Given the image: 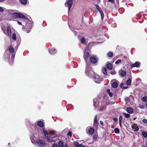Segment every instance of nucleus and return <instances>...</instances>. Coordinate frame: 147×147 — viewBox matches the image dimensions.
<instances>
[{
    "label": "nucleus",
    "mask_w": 147,
    "mask_h": 147,
    "mask_svg": "<svg viewBox=\"0 0 147 147\" xmlns=\"http://www.w3.org/2000/svg\"><path fill=\"white\" fill-rule=\"evenodd\" d=\"M85 74L90 78H93L96 83H100L103 81V79L99 77V75L92 70V67L89 65H87L86 67Z\"/></svg>",
    "instance_id": "1"
},
{
    "label": "nucleus",
    "mask_w": 147,
    "mask_h": 147,
    "mask_svg": "<svg viewBox=\"0 0 147 147\" xmlns=\"http://www.w3.org/2000/svg\"><path fill=\"white\" fill-rule=\"evenodd\" d=\"M11 16L14 18H22L25 20L27 19V18L25 16L18 13H11Z\"/></svg>",
    "instance_id": "2"
},
{
    "label": "nucleus",
    "mask_w": 147,
    "mask_h": 147,
    "mask_svg": "<svg viewBox=\"0 0 147 147\" xmlns=\"http://www.w3.org/2000/svg\"><path fill=\"white\" fill-rule=\"evenodd\" d=\"M2 29L3 31L4 32V33L6 34L7 36L10 37L11 35V29L10 28V27L9 26H8L7 27V32H5V30L3 29L2 28Z\"/></svg>",
    "instance_id": "3"
},
{
    "label": "nucleus",
    "mask_w": 147,
    "mask_h": 147,
    "mask_svg": "<svg viewBox=\"0 0 147 147\" xmlns=\"http://www.w3.org/2000/svg\"><path fill=\"white\" fill-rule=\"evenodd\" d=\"M37 143L40 147H45L46 146V143L42 140H38L36 141Z\"/></svg>",
    "instance_id": "4"
},
{
    "label": "nucleus",
    "mask_w": 147,
    "mask_h": 147,
    "mask_svg": "<svg viewBox=\"0 0 147 147\" xmlns=\"http://www.w3.org/2000/svg\"><path fill=\"white\" fill-rule=\"evenodd\" d=\"M73 0H68L65 3V5L66 4L68 6V11L69 12L70 11V9L73 4Z\"/></svg>",
    "instance_id": "5"
},
{
    "label": "nucleus",
    "mask_w": 147,
    "mask_h": 147,
    "mask_svg": "<svg viewBox=\"0 0 147 147\" xmlns=\"http://www.w3.org/2000/svg\"><path fill=\"white\" fill-rule=\"evenodd\" d=\"M95 6L96 7L97 10L100 13L101 16V19L102 20L104 17V13L99 7L98 5L97 4H95Z\"/></svg>",
    "instance_id": "6"
},
{
    "label": "nucleus",
    "mask_w": 147,
    "mask_h": 147,
    "mask_svg": "<svg viewBox=\"0 0 147 147\" xmlns=\"http://www.w3.org/2000/svg\"><path fill=\"white\" fill-rule=\"evenodd\" d=\"M98 59L95 57H91L90 58L91 63L93 64H95L97 63Z\"/></svg>",
    "instance_id": "7"
},
{
    "label": "nucleus",
    "mask_w": 147,
    "mask_h": 147,
    "mask_svg": "<svg viewBox=\"0 0 147 147\" xmlns=\"http://www.w3.org/2000/svg\"><path fill=\"white\" fill-rule=\"evenodd\" d=\"M119 73L121 77H124L125 76L126 74V71L124 70L120 69L119 71Z\"/></svg>",
    "instance_id": "8"
},
{
    "label": "nucleus",
    "mask_w": 147,
    "mask_h": 147,
    "mask_svg": "<svg viewBox=\"0 0 147 147\" xmlns=\"http://www.w3.org/2000/svg\"><path fill=\"white\" fill-rule=\"evenodd\" d=\"M90 54L88 52H85L83 55V57L86 63H87L88 58L89 57Z\"/></svg>",
    "instance_id": "9"
},
{
    "label": "nucleus",
    "mask_w": 147,
    "mask_h": 147,
    "mask_svg": "<svg viewBox=\"0 0 147 147\" xmlns=\"http://www.w3.org/2000/svg\"><path fill=\"white\" fill-rule=\"evenodd\" d=\"M140 63L138 61H136L134 63L132 64L131 65V67H138L140 66Z\"/></svg>",
    "instance_id": "10"
},
{
    "label": "nucleus",
    "mask_w": 147,
    "mask_h": 147,
    "mask_svg": "<svg viewBox=\"0 0 147 147\" xmlns=\"http://www.w3.org/2000/svg\"><path fill=\"white\" fill-rule=\"evenodd\" d=\"M32 24H29V23L26 24V26L27 27V28H28V30H27V33H29L30 32V29L32 27Z\"/></svg>",
    "instance_id": "11"
},
{
    "label": "nucleus",
    "mask_w": 147,
    "mask_h": 147,
    "mask_svg": "<svg viewBox=\"0 0 147 147\" xmlns=\"http://www.w3.org/2000/svg\"><path fill=\"white\" fill-rule=\"evenodd\" d=\"M64 142L63 141L60 140L58 143V147H64Z\"/></svg>",
    "instance_id": "12"
},
{
    "label": "nucleus",
    "mask_w": 147,
    "mask_h": 147,
    "mask_svg": "<svg viewBox=\"0 0 147 147\" xmlns=\"http://www.w3.org/2000/svg\"><path fill=\"white\" fill-rule=\"evenodd\" d=\"M98 121L97 120V115H96L94 117V126H95L96 128H97L98 126Z\"/></svg>",
    "instance_id": "13"
},
{
    "label": "nucleus",
    "mask_w": 147,
    "mask_h": 147,
    "mask_svg": "<svg viewBox=\"0 0 147 147\" xmlns=\"http://www.w3.org/2000/svg\"><path fill=\"white\" fill-rule=\"evenodd\" d=\"M45 138L47 140V141L49 143H51L52 142L53 140L52 138V137L51 136H47V137H45Z\"/></svg>",
    "instance_id": "14"
},
{
    "label": "nucleus",
    "mask_w": 147,
    "mask_h": 147,
    "mask_svg": "<svg viewBox=\"0 0 147 147\" xmlns=\"http://www.w3.org/2000/svg\"><path fill=\"white\" fill-rule=\"evenodd\" d=\"M74 146H76V147H85L84 145L82 144H80L77 142H74Z\"/></svg>",
    "instance_id": "15"
},
{
    "label": "nucleus",
    "mask_w": 147,
    "mask_h": 147,
    "mask_svg": "<svg viewBox=\"0 0 147 147\" xmlns=\"http://www.w3.org/2000/svg\"><path fill=\"white\" fill-rule=\"evenodd\" d=\"M132 128L133 129H135V131H138L139 130V128L137 125L136 124H134L131 126Z\"/></svg>",
    "instance_id": "16"
},
{
    "label": "nucleus",
    "mask_w": 147,
    "mask_h": 147,
    "mask_svg": "<svg viewBox=\"0 0 147 147\" xmlns=\"http://www.w3.org/2000/svg\"><path fill=\"white\" fill-rule=\"evenodd\" d=\"M118 83L117 82H114L112 84V86L113 88H116L118 86Z\"/></svg>",
    "instance_id": "17"
},
{
    "label": "nucleus",
    "mask_w": 147,
    "mask_h": 147,
    "mask_svg": "<svg viewBox=\"0 0 147 147\" xmlns=\"http://www.w3.org/2000/svg\"><path fill=\"white\" fill-rule=\"evenodd\" d=\"M49 52L51 54H54L55 53V49L54 48L50 49L49 50Z\"/></svg>",
    "instance_id": "18"
},
{
    "label": "nucleus",
    "mask_w": 147,
    "mask_h": 147,
    "mask_svg": "<svg viewBox=\"0 0 147 147\" xmlns=\"http://www.w3.org/2000/svg\"><path fill=\"white\" fill-rule=\"evenodd\" d=\"M37 125L41 127H43L44 126V123L41 121H38L37 123Z\"/></svg>",
    "instance_id": "19"
},
{
    "label": "nucleus",
    "mask_w": 147,
    "mask_h": 147,
    "mask_svg": "<svg viewBox=\"0 0 147 147\" xmlns=\"http://www.w3.org/2000/svg\"><path fill=\"white\" fill-rule=\"evenodd\" d=\"M127 112L129 113H132L134 111L133 109L130 107H128L127 109Z\"/></svg>",
    "instance_id": "20"
},
{
    "label": "nucleus",
    "mask_w": 147,
    "mask_h": 147,
    "mask_svg": "<svg viewBox=\"0 0 147 147\" xmlns=\"http://www.w3.org/2000/svg\"><path fill=\"white\" fill-rule=\"evenodd\" d=\"M106 67L109 70H111L113 69V66L111 63H108L107 64Z\"/></svg>",
    "instance_id": "21"
},
{
    "label": "nucleus",
    "mask_w": 147,
    "mask_h": 147,
    "mask_svg": "<svg viewBox=\"0 0 147 147\" xmlns=\"http://www.w3.org/2000/svg\"><path fill=\"white\" fill-rule=\"evenodd\" d=\"M125 84L127 86H130L131 84V79L129 78L126 82Z\"/></svg>",
    "instance_id": "22"
},
{
    "label": "nucleus",
    "mask_w": 147,
    "mask_h": 147,
    "mask_svg": "<svg viewBox=\"0 0 147 147\" xmlns=\"http://www.w3.org/2000/svg\"><path fill=\"white\" fill-rule=\"evenodd\" d=\"M107 69L106 67H103L102 69V72L104 73V74L106 75H107Z\"/></svg>",
    "instance_id": "23"
},
{
    "label": "nucleus",
    "mask_w": 147,
    "mask_h": 147,
    "mask_svg": "<svg viewBox=\"0 0 147 147\" xmlns=\"http://www.w3.org/2000/svg\"><path fill=\"white\" fill-rule=\"evenodd\" d=\"M43 131L45 137H47L49 136L47 130L45 129V128H43Z\"/></svg>",
    "instance_id": "24"
},
{
    "label": "nucleus",
    "mask_w": 147,
    "mask_h": 147,
    "mask_svg": "<svg viewBox=\"0 0 147 147\" xmlns=\"http://www.w3.org/2000/svg\"><path fill=\"white\" fill-rule=\"evenodd\" d=\"M8 50L9 51L10 53H13L14 52V49L12 47H10L7 48V50Z\"/></svg>",
    "instance_id": "25"
},
{
    "label": "nucleus",
    "mask_w": 147,
    "mask_h": 147,
    "mask_svg": "<svg viewBox=\"0 0 147 147\" xmlns=\"http://www.w3.org/2000/svg\"><path fill=\"white\" fill-rule=\"evenodd\" d=\"M94 130L93 128H90L89 130V133L90 134H93L94 132Z\"/></svg>",
    "instance_id": "26"
},
{
    "label": "nucleus",
    "mask_w": 147,
    "mask_h": 147,
    "mask_svg": "<svg viewBox=\"0 0 147 147\" xmlns=\"http://www.w3.org/2000/svg\"><path fill=\"white\" fill-rule=\"evenodd\" d=\"M28 0H20L21 3L23 5L26 4L27 3Z\"/></svg>",
    "instance_id": "27"
},
{
    "label": "nucleus",
    "mask_w": 147,
    "mask_h": 147,
    "mask_svg": "<svg viewBox=\"0 0 147 147\" xmlns=\"http://www.w3.org/2000/svg\"><path fill=\"white\" fill-rule=\"evenodd\" d=\"M107 92L110 97H112L113 96V94L111 92H110V90L109 89H107Z\"/></svg>",
    "instance_id": "28"
},
{
    "label": "nucleus",
    "mask_w": 147,
    "mask_h": 147,
    "mask_svg": "<svg viewBox=\"0 0 147 147\" xmlns=\"http://www.w3.org/2000/svg\"><path fill=\"white\" fill-rule=\"evenodd\" d=\"M124 85V84L123 83H121L120 84V86L121 88L123 89H126L128 88V87L123 86Z\"/></svg>",
    "instance_id": "29"
},
{
    "label": "nucleus",
    "mask_w": 147,
    "mask_h": 147,
    "mask_svg": "<svg viewBox=\"0 0 147 147\" xmlns=\"http://www.w3.org/2000/svg\"><path fill=\"white\" fill-rule=\"evenodd\" d=\"M86 40L84 38H82L80 39L81 42L83 44H85L86 43Z\"/></svg>",
    "instance_id": "30"
},
{
    "label": "nucleus",
    "mask_w": 147,
    "mask_h": 147,
    "mask_svg": "<svg viewBox=\"0 0 147 147\" xmlns=\"http://www.w3.org/2000/svg\"><path fill=\"white\" fill-rule=\"evenodd\" d=\"M142 100L144 102H147V96H144L142 97Z\"/></svg>",
    "instance_id": "31"
},
{
    "label": "nucleus",
    "mask_w": 147,
    "mask_h": 147,
    "mask_svg": "<svg viewBox=\"0 0 147 147\" xmlns=\"http://www.w3.org/2000/svg\"><path fill=\"white\" fill-rule=\"evenodd\" d=\"M123 114L124 115L125 117L126 118H128L130 116V115L129 114L126 113H123Z\"/></svg>",
    "instance_id": "32"
},
{
    "label": "nucleus",
    "mask_w": 147,
    "mask_h": 147,
    "mask_svg": "<svg viewBox=\"0 0 147 147\" xmlns=\"http://www.w3.org/2000/svg\"><path fill=\"white\" fill-rule=\"evenodd\" d=\"M122 119V117L121 116H120L119 118V123L120 126H121V121Z\"/></svg>",
    "instance_id": "33"
},
{
    "label": "nucleus",
    "mask_w": 147,
    "mask_h": 147,
    "mask_svg": "<svg viewBox=\"0 0 147 147\" xmlns=\"http://www.w3.org/2000/svg\"><path fill=\"white\" fill-rule=\"evenodd\" d=\"M143 136L145 138L147 137V133L145 131H143L142 132Z\"/></svg>",
    "instance_id": "34"
},
{
    "label": "nucleus",
    "mask_w": 147,
    "mask_h": 147,
    "mask_svg": "<svg viewBox=\"0 0 147 147\" xmlns=\"http://www.w3.org/2000/svg\"><path fill=\"white\" fill-rule=\"evenodd\" d=\"M12 39L14 40H16V35L15 33H13L12 34Z\"/></svg>",
    "instance_id": "35"
},
{
    "label": "nucleus",
    "mask_w": 147,
    "mask_h": 147,
    "mask_svg": "<svg viewBox=\"0 0 147 147\" xmlns=\"http://www.w3.org/2000/svg\"><path fill=\"white\" fill-rule=\"evenodd\" d=\"M107 55L109 57H111L113 56V54L112 52H109L108 53Z\"/></svg>",
    "instance_id": "36"
},
{
    "label": "nucleus",
    "mask_w": 147,
    "mask_h": 147,
    "mask_svg": "<svg viewBox=\"0 0 147 147\" xmlns=\"http://www.w3.org/2000/svg\"><path fill=\"white\" fill-rule=\"evenodd\" d=\"M114 132L116 134L119 133L120 132L119 129L117 128H115L114 129Z\"/></svg>",
    "instance_id": "37"
},
{
    "label": "nucleus",
    "mask_w": 147,
    "mask_h": 147,
    "mask_svg": "<svg viewBox=\"0 0 147 147\" xmlns=\"http://www.w3.org/2000/svg\"><path fill=\"white\" fill-rule=\"evenodd\" d=\"M121 59H119L117 61H116L115 62V64H118L119 63H121Z\"/></svg>",
    "instance_id": "38"
},
{
    "label": "nucleus",
    "mask_w": 147,
    "mask_h": 147,
    "mask_svg": "<svg viewBox=\"0 0 147 147\" xmlns=\"http://www.w3.org/2000/svg\"><path fill=\"white\" fill-rule=\"evenodd\" d=\"M67 135L71 137L72 135V133L71 131H69L67 134Z\"/></svg>",
    "instance_id": "39"
},
{
    "label": "nucleus",
    "mask_w": 147,
    "mask_h": 147,
    "mask_svg": "<svg viewBox=\"0 0 147 147\" xmlns=\"http://www.w3.org/2000/svg\"><path fill=\"white\" fill-rule=\"evenodd\" d=\"M111 74L112 75H114L116 74V72L115 70L112 71L111 72Z\"/></svg>",
    "instance_id": "40"
},
{
    "label": "nucleus",
    "mask_w": 147,
    "mask_h": 147,
    "mask_svg": "<svg viewBox=\"0 0 147 147\" xmlns=\"http://www.w3.org/2000/svg\"><path fill=\"white\" fill-rule=\"evenodd\" d=\"M142 122L144 123L147 124V119H144L142 120Z\"/></svg>",
    "instance_id": "41"
},
{
    "label": "nucleus",
    "mask_w": 147,
    "mask_h": 147,
    "mask_svg": "<svg viewBox=\"0 0 147 147\" xmlns=\"http://www.w3.org/2000/svg\"><path fill=\"white\" fill-rule=\"evenodd\" d=\"M97 136L96 135H94L93 136V139L94 140L96 139L97 138Z\"/></svg>",
    "instance_id": "42"
},
{
    "label": "nucleus",
    "mask_w": 147,
    "mask_h": 147,
    "mask_svg": "<svg viewBox=\"0 0 147 147\" xmlns=\"http://www.w3.org/2000/svg\"><path fill=\"white\" fill-rule=\"evenodd\" d=\"M139 107L140 108L142 109H144V106L143 105H139Z\"/></svg>",
    "instance_id": "43"
},
{
    "label": "nucleus",
    "mask_w": 147,
    "mask_h": 147,
    "mask_svg": "<svg viewBox=\"0 0 147 147\" xmlns=\"http://www.w3.org/2000/svg\"><path fill=\"white\" fill-rule=\"evenodd\" d=\"M52 147H58L57 144L56 143L53 144Z\"/></svg>",
    "instance_id": "44"
},
{
    "label": "nucleus",
    "mask_w": 147,
    "mask_h": 147,
    "mask_svg": "<svg viewBox=\"0 0 147 147\" xmlns=\"http://www.w3.org/2000/svg\"><path fill=\"white\" fill-rule=\"evenodd\" d=\"M108 1L111 2L113 4L115 2V0H108Z\"/></svg>",
    "instance_id": "45"
},
{
    "label": "nucleus",
    "mask_w": 147,
    "mask_h": 147,
    "mask_svg": "<svg viewBox=\"0 0 147 147\" xmlns=\"http://www.w3.org/2000/svg\"><path fill=\"white\" fill-rule=\"evenodd\" d=\"M129 98L127 97H126L125 98V100L126 102H127L128 101H129Z\"/></svg>",
    "instance_id": "46"
},
{
    "label": "nucleus",
    "mask_w": 147,
    "mask_h": 147,
    "mask_svg": "<svg viewBox=\"0 0 147 147\" xmlns=\"http://www.w3.org/2000/svg\"><path fill=\"white\" fill-rule=\"evenodd\" d=\"M50 133L51 134H54L55 133V132L53 130H50Z\"/></svg>",
    "instance_id": "47"
},
{
    "label": "nucleus",
    "mask_w": 147,
    "mask_h": 147,
    "mask_svg": "<svg viewBox=\"0 0 147 147\" xmlns=\"http://www.w3.org/2000/svg\"><path fill=\"white\" fill-rule=\"evenodd\" d=\"M3 9L2 7H0V11H3Z\"/></svg>",
    "instance_id": "48"
},
{
    "label": "nucleus",
    "mask_w": 147,
    "mask_h": 147,
    "mask_svg": "<svg viewBox=\"0 0 147 147\" xmlns=\"http://www.w3.org/2000/svg\"><path fill=\"white\" fill-rule=\"evenodd\" d=\"M113 120L114 121H117L118 120V119L116 118H114Z\"/></svg>",
    "instance_id": "49"
},
{
    "label": "nucleus",
    "mask_w": 147,
    "mask_h": 147,
    "mask_svg": "<svg viewBox=\"0 0 147 147\" xmlns=\"http://www.w3.org/2000/svg\"><path fill=\"white\" fill-rule=\"evenodd\" d=\"M100 124L102 126H103V121H100Z\"/></svg>",
    "instance_id": "50"
},
{
    "label": "nucleus",
    "mask_w": 147,
    "mask_h": 147,
    "mask_svg": "<svg viewBox=\"0 0 147 147\" xmlns=\"http://www.w3.org/2000/svg\"><path fill=\"white\" fill-rule=\"evenodd\" d=\"M64 147H69V145L67 143L65 144Z\"/></svg>",
    "instance_id": "51"
},
{
    "label": "nucleus",
    "mask_w": 147,
    "mask_h": 147,
    "mask_svg": "<svg viewBox=\"0 0 147 147\" xmlns=\"http://www.w3.org/2000/svg\"><path fill=\"white\" fill-rule=\"evenodd\" d=\"M143 146H145L146 147H147V141L146 142L145 144V145H143Z\"/></svg>",
    "instance_id": "52"
},
{
    "label": "nucleus",
    "mask_w": 147,
    "mask_h": 147,
    "mask_svg": "<svg viewBox=\"0 0 147 147\" xmlns=\"http://www.w3.org/2000/svg\"><path fill=\"white\" fill-rule=\"evenodd\" d=\"M15 57V55L14 54H13L12 55V57H11V59H14Z\"/></svg>",
    "instance_id": "53"
},
{
    "label": "nucleus",
    "mask_w": 147,
    "mask_h": 147,
    "mask_svg": "<svg viewBox=\"0 0 147 147\" xmlns=\"http://www.w3.org/2000/svg\"><path fill=\"white\" fill-rule=\"evenodd\" d=\"M18 23L19 25H22V23L21 22H20L18 21Z\"/></svg>",
    "instance_id": "54"
},
{
    "label": "nucleus",
    "mask_w": 147,
    "mask_h": 147,
    "mask_svg": "<svg viewBox=\"0 0 147 147\" xmlns=\"http://www.w3.org/2000/svg\"><path fill=\"white\" fill-rule=\"evenodd\" d=\"M4 1V0H0V2H3Z\"/></svg>",
    "instance_id": "55"
},
{
    "label": "nucleus",
    "mask_w": 147,
    "mask_h": 147,
    "mask_svg": "<svg viewBox=\"0 0 147 147\" xmlns=\"http://www.w3.org/2000/svg\"><path fill=\"white\" fill-rule=\"evenodd\" d=\"M146 107L147 108V103L146 104Z\"/></svg>",
    "instance_id": "56"
}]
</instances>
